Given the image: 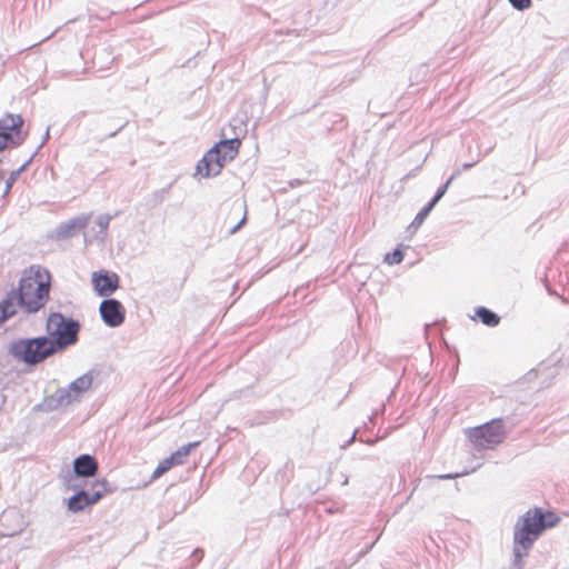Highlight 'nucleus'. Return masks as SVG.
Returning <instances> with one entry per match:
<instances>
[{
	"label": "nucleus",
	"mask_w": 569,
	"mask_h": 569,
	"mask_svg": "<svg viewBox=\"0 0 569 569\" xmlns=\"http://www.w3.org/2000/svg\"><path fill=\"white\" fill-rule=\"evenodd\" d=\"M50 274L40 267H30L19 282L17 290H11L0 302V323L17 313L20 307L27 313L38 312L49 300Z\"/></svg>",
	"instance_id": "1"
},
{
	"label": "nucleus",
	"mask_w": 569,
	"mask_h": 569,
	"mask_svg": "<svg viewBox=\"0 0 569 569\" xmlns=\"http://www.w3.org/2000/svg\"><path fill=\"white\" fill-rule=\"evenodd\" d=\"M559 522V517L541 508L529 509L520 516L513 527V561L510 569H522L523 558L541 533Z\"/></svg>",
	"instance_id": "2"
},
{
	"label": "nucleus",
	"mask_w": 569,
	"mask_h": 569,
	"mask_svg": "<svg viewBox=\"0 0 569 569\" xmlns=\"http://www.w3.org/2000/svg\"><path fill=\"white\" fill-rule=\"evenodd\" d=\"M9 353L17 360L29 366L38 365L57 353L46 336L18 339L10 343Z\"/></svg>",
	"instance_id": "3"
},
{
	"label": "nucleus",
	"mask_w": 569,
	"mask_h": 569,
	"mask_svg": "<svg viewBox=\"0 0 569 569\" xmlns=\"http://www.w3.org/2000/svg\"><path fill=\"white\" fill-rule=\"evenodd\" d=\"M46 329L52 348L60 352L78 341L80 323L60 312H52L47 319Z\"/></svg>",
	"instance_id": "4"
},
{
	"label": "nucleus",
	"mask_w": 569,
	"mask_h": 569,
	"mask_svg": "<svg viewBox=\"0 0 569 569\" xmlns=\"http://www.w3.org/2000/svg\"><path fill=\"white\" fill-rule=\"evenodd\" d=\"M74 495L68 499V510L71 512H80L87 507L97 503L107 493L113 491V487L106 480L84 481L79 483L77 489H71Z\"/></svg>",
	"instance_id": "5"
},
{
	"label": "nucleus",
	"mask_w": 569,
	"mask_h": 569,
	"mask_svg": "<svg viewBox=\"0 0 569 569\" xmlns=\"http://www.w3.org/2000/svg\"><path fill=\"white\" fill-rule=\"evenodd\" d=\"M92 382V373L86 372L73 380L67 388H60L54 393L47 397L43 405L50 411L67 407L78 400L83 392L89 390Z\"/></svg>",
	"instance_id": "6"
},
{
	"label": "nucleus",
	"mask_w": 569,
	"mask_h": 569,
	"mask_svg": "<svg viewBox=\"0 0 569 569\" xmlns=\"http://www.w3.org/2000/svg\"><path fill=\"white\" fill-rule=\"evenodd\" d=\"M466 433L468 439L479 449H493L506 438L505 423L501 418L470 428L466 430Z\"/></svg>",
	"instance_id": "7"
},
{
	"label": "nucleus",
	"mask_w": 569,
	"mask_h": 569,
	"mask_svg": "<svg viewBox=\"0 0 569 569\" xmlns=\"http://www.w3.org/2000/svg\"><path fill=\"white\" fill-rule=\"evenodd\" d=\"M99 466L96 458L91 455H80L73 460L72 471L68 470L66 473H61L62 483L66 489H77L79 483H82L80 479L91 478L98 472Z\"/></svg>",
	"instance_id": "8"
},
{
	"label": "nucleus",
	"mask_w": 569,
	"mask_h": 569,
	"mask_svg": "<svg viewBox=\"0 0 569 569\" xmlns=\"http://www.w3.org/2000/svg\"><path fill=\"white\" fill-rule=\"evenodd\" d=\"M23 118L20 114L8 113L0 119V151L6 147H18L26 140L22 132Z\"/></svg>",
	"instance_id": "9"
},
{
	"label": "nucleus",
	"mask_w": 569,
	"mask_h": 569,
	"mask_svg": "<svg viewBox=\"0 0 569 569\" xmlns=\"http://www.w3.org/2000/svg\"><path fill=\"white\" fill-rule=\"evenodd\" d=\"M27 521L20 510L9 508L0 516V535L12 537L23 531Z\"/></svg>",
	"instance_id": "10"
},
{
	"label": "nucleus",
	"mask_w": 569,
	"mask_h": 569,
	"mask_svg": "<svg viewBox=\"0 0 569 569\" xmlns=\"http://www.w3.org/2000/svg\"><path fill=\"white\" fill-rule=\"evenodd\" d=\"M217 148H211L198 161L194 177L209 178L218 176L226 163L222 161Z\"/></svg>",
	"instance_id": "11"
},
{
	"label": "nucleus",
	"mask_w": 569,
	"mask_h": 569,
	"mask_svg": "<svg viewBox=\"0 0 569 569\" xmlns=\"http://www.w3.org/2000/svg\"><path fill=\"white\" fill-rule=\"evenodd\" d=\"M99 312L103 322L111 328L119 327L126 318V310L117 299H106L100 303Z\"/></svg>",
	"instance_id": "12"
},
{
	"label": "nucleus",
	"mask_w": 569,
	"mask_h": 569,
	"mask_svg": "<svg viewBox=\"0 0 569 569\" xmlns=\"http://www.w3.org/2000/svg\"><path fill=\"white\" fill-rule=\"evenodd\" d=\"M92 282L99 296H110L119 287V277L108 271L94 272Z\"/></svg>",
	"instance_id": "13"
},
{
	"label": "nucleus",
	"mask_w": 569,
	"mask_h": 569,
	"mask_svg": "<svg viewBox=\"0 0 569 569\" xmlns=\"http://www.w3.org/2000/svg\"><path fill=\"white\" fill-rule=\"evenodd\" d=\"M90 214L80 216L59 224V227L56 229V237L58 239L72 237L76 231L83 229L88 224Z\"/></svg>",
	"instance_id": "14"
},
{
	"label": "nucleus",
	"mask_w": 569,
	"mask_h": 569,
	"mask_svg": "<svg viewBox=\"0 0 569 569\" xmlns=\"http://www.w3.org/2000/svg\"><path fill=\"white\" fill-rule=\"evenodd\" d=\"M241 141L238 138L224 139L216 143L212 148H217V153L221 157L224 163L232 161L238 152Z\"/></svg>",
	"instance_id": "15"
},
{
	"label": "nucleus",
	"mask_w": 569,
	"mask_h": 569,
	"mask_svg": "<svg viewBox=\"0 0 569 569\" xmlns=\"http://www.w3.org/2000/svg\"><path fill=\"white\" fill-rule=\"evenodd\" d=\"M476 315L478 316L480 321L488 327H496L497 325H499V316L486 307H478L476 310Z\"/></svg>",
	"instance_id": "16"
},
{
	"label": "nucleus",
	"mask_w": 569,
	"mask_h": 569,
	"mask_svg": "<svg viewBox=\"0 0 569 569\" xmlns=\"http://www.w3.org/2000/svg\"><path fill=\"white\" fill-rule=\"evenodd\" d=\"M199 441L190 442L181 446L177 451H174L170 458L174 465H182L186 458L189 456L190 451L199 446Z\"/></svg>",
	"instance_id": "17"
},
{
	"label": "nucleus",
	"mask_w": 569,
	"mask_h": 569,
	"mask_svg": "<svg viewBox=\"0 0 569 569\" xmlns=\"http://www.w3.org/2000/svg\"><path fill=\"white\" fill-rule=\"evenodd\" d=\"M460 176V169H456L453 171V173L449 177V179L447 180V182L440 187L436 194L433 196V198L429 201L431 203V206H436L438 203V201L445 196L448 187L451 184V182Z\"/></svg>",
	"instance_id": "18"
},
{
	"label": "nucleus",
	"mask_w": 569,
	"mask_h": 569,
	"mask_svg": "<svg viewBox=\"0 0 569 569\" xmlns=\"http://www.w3.org/2000/svg\"><path fill=\"white\" fill-rule=\"evenodd\" d=\"M31 160H32V157L29 158L20 168H18L17 170H14L10 173L9 178L6 180L4 194H8L13 182L18 179V177L21 174V172L26 170V168L29 166Z\"/></svg>",
	"instance_id": "19"
},
{
	"label": "nucleus",
	"mask_w": 569,
	"mask_h": 569,
	"mask_svg": "<svg viewBox=\"0 0 569 569\" xmlns=\"http://www.w3.org/2000/svg\"><path fill=\"white\" fill-rule=\"evenodd\" d=\"M174 466L173 461L171 460V458H166L163 459L159 465L158 467L154 469L153 473H152V479H157L159 477H161L163 473H166L167 471H169L172 467Z\"/></svg>",
	"instance_id": "20"
},
{
	"label": "nucleus",
	"mask_w": 569,
	"mask_h": 569,
	"mask_svg": "<svg viewBox=\"0 0 569 569\" xmlns=\"http://www.w3.org/2000/svg\"><path fill=\"white\" fill-rule=\"evenodd\" d=\"M403 260V252L396 248L392 252H388L385 256V262L388 264H397L400 263Z\"/></svg>",
	"instance_id": "21"
},
{
	"label": "nucleus",
	"mask_w": 569,
	"mask_h": 569,
	"mask_svg": "<svg viewBox=\"0 0 569 569\" xmlns=\"http://www.w3.org/2000/svg\"><path fill=\"white\" fill-rule=\"evenodd\" d=\"M435 206H431L429 202L427 206H425L415 217L412 224L420 226L425 221V219L428 217L430 211L433 209Z\"/></svg>",
	"instance_id": "22"
},
{
	"label": "nucleus",
	"mask_w": 569,
	"mask_h": 569,
	"mask_svg": "<svg viewBox=\"0 0 569 569\" xmlns=\"http://www.w3.org/2000/svg\"><path fill=\"white\" fill-rule=\"evenodd\" d=\"M112 220V216L110 214H100L96 219V223L100 228V232L106 234V231L110 224V221Z\"/></svg>",
	"instance_id": "23"
},
{
	"label": "nucleus",
	"mask_w": 569,
	"mask_h": 569,
	"mask_svg": "<svg viewBox=\"0 0 569 569\" xmlns=\"http://www.w3.org/2000/svg\"><path fill=\"white\" fill-rule=\"evenodd\" d=\"M509 2L517 10H525L531 6V0H509Z\"/></svg>",
	"instance_id": "24"
},
{
	"label": "nucleus",
	"mask_w": 569,
	"mask_h": 569,
	"mask_svg": "<svg viewBox=\"0 0 569 569\" xmlns=\"http://www.w3.org/2000/svg\"><path fill=\"white\" fill-rule=\"evenodd\" d=\"M246 219H247V217H246V213H244V214H243V217H242V219H241V220H240V221H239L234 227H232V228L230 229L229 233H230V234L236 233V232H237V231H238V230H239V229L244 224Z\"/></svg>",
	"instance_id": "25"
},
{
	"label": "nucleus",
	"mask_w": 569,
	"mask_h": 569,
	"mask_svg": "<svg viewBox=\"0 0 569 569\" xmlns=\"http://www.w3.org/2000/svg\"><path fill=\"white\" fill-rule=\"evenodd\" d=\"M461 475L462 473H447V475L437 476V478H439V479H453V478H457V477H459Z\"/></svg>",
	"instance_id": "26"
},
{
	"label": "nucleus",
	"mask_w": 569,
	"mask_h": 569,
	"mask_svg": "<svg viewBox=\"0 0 569 569\" xmlns=\"http://www.w3.org/2000/svg\"><path fill=\"white\" fill-rule=\"evenodd\" d=\"M476 163H477V161L466 162L461 167H459L458 169H460V173H461L463 170H468V169L472 168Z\"/></svg>",
	"instance_id": "27"
},
{
	"label": "nucleus",
	"mask_w": 569,
	"mask_h": 569,
	"mask_svg": "<svg viewBox=\"0 0 569 569\" xmlns=\"http://www.w3.org/2000/svg\"><path fill=\"white\" fill-rule=\"evenodd\" d=\"M48 139H49V128L47 129V131H46V133L43 136V139H42V141H41V143L39 144L38 148H41L47 142Z\"/></svg>",
	"instance_id": "28"
},
{
	"label": "nucleus",
	"mask_w": 569,
	"mask_h": 569,
	"mask_svg": "<svg viewBox=\"0 0 569 569\" xmlns=\"http://www.w3.org/2000/svg\"><path fill=\"white\" fill-rule=\"evenodd\" d=\"M355 438H356V433L352 435V437L348 440L347 443L350 445L355 440Z\"/></svg>",
	"instance_id": "29"
},
{
	"label": "nucleus",
	"mask_w": 569,
	"mask_h": 569,
	"mask_svg": "<svg viewBox=\"0 0 569 569\" xmlns=\"http://www.w3.org/2000/svg\"><path fill=\"white\" fill-rule=\"evenodd\" d=\"M3 179H4V177H3L2 172L0 171V184L2 183Z\"/></svg>",
	"instance_id": "30"
}]
</instances>
